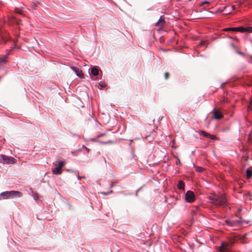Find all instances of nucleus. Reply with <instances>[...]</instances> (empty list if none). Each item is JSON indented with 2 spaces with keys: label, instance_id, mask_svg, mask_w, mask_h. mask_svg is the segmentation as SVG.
<instances>
[{
  "label": "nucleus",
  "instance_id": "nucleus-32",
  "mask_svg": "<svg viewBox=\"0 0 252 252\" xmlns=\"http://www.w3.org/2000/svg\"><path fill=\"white\" fill-rule=\"evenodd\" d=\"M248 32H252V27H248Z\"/></svg>",
  "mask_w": 252,
  "mask_h": 252
},
{
  "label": "nucleus",
  "instance_id": "nucleus-36",
  "mask_svg": "<svg viewBox=\"0 0 252 252\" xmlns=\"http://www.w3.org/2000/svg\"><path fill=\"white\" fill-rule=\"evenodd\" d=\"M113 186H114V185H113V184H111L110 185V188H112L113 187Z\"/></svg>",
  "mask_w": 252,
  "mask_h": 252
},
{
  "label": "nucleus",
  "instance_id": "nucleus-41",
  "mask_svg": "<svg viewBox=\"0 0 252 252\" xmlns=\"http://www.w3.org/2000/svg\"><path fill=\"white\" fill-rule=\"evenodd\" d=\"M162 118H163V117H161V119H160V120H161V119H162Z\"/></svg>",
  "mask_w": 252,
  "mask_h": 252
},
{
  "label": "nucleus",
  "instance_id": "nucleus-38",
  "mask_svg": "<svg viewBox=\"0 0 252 252\" xmlns=\"http://www.w3.org/2000/svg\"><path fill=\"white\" fill-rule=\"evenodd\" d=\"M239 54H242L243 53L242 52H238Z\"/></svg>",
  "mask_w": 252,
  "mask_h": 252
},
{
  "label": "nucleus",
  "instance_id": "nucleus-14",
  "mask_svg": "<svg viewBox=\"0 0 252 252\" xmlns=\"http://www.w3.org/2000/svg\"><path fill=\"white\" fill-rule=\"evenodd\" d=\"M32 196H33L34 200L35 201H37L39 198L38 194L36 192H32Z\"/></svg>",
  "mask_w": 252,
  "mask_h": 252
},
{
  "label": "nucleus",
  "instance_id": "nucleus-18",
  "mask_svg": "<svg viewBox=\"0 0 252 252\" xmlns=\"http://www.w3.org/2000/svg\"><path fill=\"white\" fill-rule=\"evenodd\" d=\"M208 138H209L212 140H216L218 139V138L217 137H216L215 135H212L210 134H209V137Z\"/></svg>",
  "mask_w": 252,
  "mask_h": 252
},
{
  "label": "nucleus",
  "instance_id": "nucleus-16",
  "mask_svg": "<svg viewBox=\"0 0 252 252\" xmlns=\"http://www.w3.org/2000/svg\"><path fill=\"white\" fill-rule=\"evenodd\" d=\"M129 158L131 161H133L135 159L134 152L133 151H131L130 152V156Z\"/></svg>",
  "mask_w": 252,
  "mask_h": 252
},
{
  "label": "nucleus",
  "instance_id": "nucleus-31",
  "mask_svg": "<svg viewBox=\"0 0 252 252\" xmlns=\"http://www.w3.org/2000/svg\"><path fill=\"white\" fill-rule=\"evenodd\" d=\"M78 174V172H77L76 173V175L77 176V178L78 180L80 181V180H81V179H82V177H80L79 176H78V175H77Z\"/></svg>",
  "mask_w": 252,
  "mask_h": 252
},
{
  "label": "nucleus",
  "instance_id": "nucleus-21",
  "mask_svg": "<svg viewBox=\"0 0 252 252\" xmlns=\"http://www.w3.org/2000/svg\"><path fill=\"white\" fill-rule=\"evenodd\" d=\"M203 170H204L203 168H202L201 167H199V166L196 167V170L197 172H201L203 171Z\"/></svg>",
  "mask_w": 252,
  "mask_h": 252
},
{
  "label": "nucleus",
  "instance_id": "nucleus-13",
  "mask_svg": "<svg viewBox=\"0 0 252 252\" xmlns=\"http://www.w3.org/2000/svg\"><path fill=\"white\" fill-rule=\"evenodd\" d=\"M198 133L199 134V135H202L203 136H204L205 137H207V138L209 137V133H208L205 131H204L203 130L199 131Z\"/></svg>",
  "mask_w": 252,
  "mask_h": 252
},
{
  "label": "nucleus",
  "instance_id": "nucleus-20",
  "mask_svg": "<svg viewBox=\"0 0 252 252\" xmlns=\"http://www.w3.org/2000/svg\"><path fill=\"white\" fill-rule=\"evenodd\" d=\"M248 110H252V97L250 98V104L248 107Z\"/></svg>",
  "mask_w": 252,
  "mask_h": 252
},
{
  "label": "nucleus",
  "instance_id": "nucleus-6",
  "mask_svg": "<svg viewBox=\"0 0 252 252\" xmlns=\"http://www.w3.org/2000/svg\"><path fill=\"white\" fill-rule=\"evenodd\" d=\"M226 222L229 225L233 226L236 225H242L243 221L242 220V218H240L238 220L227 221Z\"/></svg>",
  "mask_w": 252,
  "mask_h": 252
},
{
  "label": "nucleus",
  "instance_id": "nucleus-12",
  "mask_svg": "<svg viewBox=\"0 0 252 252\" xmlns=\"http://www.w3.org/2000/svg\"><path fill=\"white\" fill-rule=\"evenodd\" d=\"M177 187H178V189H180V190H185V184H184V183L183 182V181L180 180L179 181L178 184V185H177Z\"/></svg>",
  "mask_w": 252,
  "mask_h": 252
},
{
  "label": "nucleus",
  "instance_id": "nucleus-10",
  "mask_svg": "<svg viewBox=\"0 0 252 252\" xmlns=\"http://www.w3.org/2000/svg\"><path fill=\"white\" fill-rule=\"evenodd\" d=\"M234 29V31L239 32H248V28H244L243 27H235Z\"/></svg>",
  "mask_w": 252,
  "mask_h": 252
},
{
  "label": "nucleus",
  "instance_id": "nucleus-37",
  "mask_svg": "<svg viewBox=\"0 0 252 252\" xmlns=\"http://www.w3.org/2000/svg\"><path fill=\"white\" fill-rule=\"evenodd\" d=\"M82 177V178H86V177H85V176H82V177Z\"/></svg>",
  "mask_w": 252,
  "mask_h": 252
},
{
  "label": "nucleus",
  "instance_id": "nucleus-27",
  "mask_svg": "<svg viewBox=\"0 0 252 252\" xmlns=\"http://www.w3.org/2000/svg\"><path fill=\"white\" fill-rule=\"evenodd\" d=\"M6 60L3 59V58H0V63H6Z\"/></svg>",
  "mask_w": 252,
  "mask_h": 252
},
{
  "label": "nucleus",
  "instance_id": "nucleus-28",
  "mask_svg": "<svg viewBox=\"0 0 252 252\" xmlns=\"http://www.w3.org/2000/svg\"><path fill=\"white\" fill-rule=\"evenodd\" d=\"M66 171L70 172H71V173H74L75 175H76V173L77 172V171H75V170H74L73 169H67Z\"/></svg>",
  "mask_w": 252,
  "mask_h": 252
},
{
  "label": "nucleus",
  "instance_id": "nucleus-33",
  "mask_svg": "<svg viewBox=\"0 0 252 252\" xmlns=\"http://www.w3.org/2000/svg\"><path fill=\"white\" fill-rule=\"evenodd\" d=\"M9 53L6 54L5 55H4L3 59L5 60V59H6L7 58V57L9 56Z\"/></svg>",
  "mask_w": 252,
  "mask_h": 252
},
{
  "label": "nucleus",
  "instance_id": "nucleus-5",
  "mask_svg": "<svg viewBox=\"0 0 252 252\" xmlns=\"http://www.w3.org/2000/svg\"><path fill=\"white\" fill-rule=\"evenodd\" d=\"M185 199L188 203H192L195 200V195L193 191L189 190L185 195Z\"/></svg>",
  "mask_w": 252,
  "mask_h": 252
},
{
  "label": "nucleus",
  "instance_id": "nucleus-9",
  "mask_svg": "<svg viewBox=\"0 0 252 252\" xmlns=\"http://www.w3.org/2000/svg\"><path fill=\"white\" fill-rule=\"evenodd\" d=\"M223 117L222 113L219 111H215L213 113V117L214 119L219 120Z\"/></svg>",
  "mask_w": 252,
  "mask_h": 252
},
{
  "label": "nucleus",
  "instance_id": "nucleus-1",
  "mask_svg": "<svg viewBox=\"0 0 252 252\" xmlns=\"http://www.w3.org/2000/svg\"><path fill=\"white\" fill-rule=\"evenodd\" d=\"M208 199L216 206L224 207L227 205V201L226 197L222 194H211L208 196Z\"/></svg>",
  "mask_w": 252,
  "mask_h": 252
},
{
  "label": "nucleus",
  "instance_id": "nucleus-4",
  "mask_svg": "<svg viewBox=\"0 0 252 252\" xmlns=\"http://www.w3.org/2000/svg\"><path fill=\"white\" fill-rule=\"evenodd\" d=\"M64 162L62 160L59 162L57 166L52 169V171L54 175H60L62 173V169L64 165Z\"/></svg>",
  "mask_w": 252,
  "mask_h": 252
},
{
  "label": "nucleus",
  "instance_id": "nucleus-42",
  "mask_svg": "<svg viewBox=\"0 0 252 252\" xmlns=\"http://www.w3.org/2000/svg\"><path fill=\"white\" fill-rule=\"evenodd\" d=\"M162 118H163V117H161V119H160V120H161V119H162Z\"/></svg>",
  "mask_w": 252,
  "mask_h": 252
},
{
  "label": "nucleus",
  "instance_id": "nucleus-23",
  "mask_svg": "<svg viewBox=\"0 0 252 252\" xmlns=\"http://www.w3.org/2000/svg\"><path fill=\"white\" fill-rule=\"evenodd\" d=\"M99 85L101 88H105L106 86V84L103 82H100L99 83Z\"/></svg>",
  "mask_w": 252,
  "mask_h": 252
},
{
  "label": "nucleus",
  "instance_id": "nucleus-8",
  "mask_svg": "<svg viewBox=\"0 0 252 252\" xmlns=\"http://www.w3.org/2000/svg\"><path fill=\"white\" fill-rule=\"evenodd\" d=\"M71 68L75 72L77 76L81 78L83 77V74L82 71L79 68L75 66H71Z\"/></svg>",
  "mask_w": 252,
  "mask_h": 252
},
{
  "label": "nucleus",
  "instance_id": "nucleus-29",
  "mask_svg": "<svg viewBox=\"0 0 252 252\" xmlns=\"http://www.w3.org/2000/svg\"><path fill=\"white\" fill-rule=\"evenodd\" d=\"M234 28H226L224 29V30L225 31H234Z\"/></svg>",
  "mask_w": 252,
  "mask_h": 252
},
{
  "label": "nucleus",
  "instance_id": "nucleus-30",
  "mask_svg": "<svg viewBox=\"0 0 252 252\" xmlns=\"http://www.w3.org/2000/svg\"><path fill=\"white\" fill-rule=\"evenodd\" d=\"M168 76H169V74H168V73H167V72H165V73H164V76H165V79H168Z\"/></svg>",
  "mask_w": 252,
  "mask_h": 252
},
{
  "label": "nucleus",
  "instance_id": "nucleus-3",
  "mask_svg": "<svg viewBox=\"0 0 252 252\" xmlns=\"http://www.w3.org/2000/svg\"><path fill=\"white\" fill-rule=\"evenodd\" d=\"M16 159L11 157L4 155H0V162L6 164H13L15 163Z\"/></svg>",
  "mask_w": 252,
  "mask_h": 252
},
{
  "label": "nucleus",
  "instance_id": "nucleus-2",
  "mask_svg": "<svg viewBox=\"0 0 252 252\" xmlns=\"http://www.w3.org/2000/svg\"><path fill=\"white\" fill-rule=\"evenodd\" d=\"M22 196V193L19 191H5L0 193V200L19 198Z\"/></svg>",
  "mask_w": 252,
  "mask_h": 252
},
{
  "label": "nucleus",
  "instance_id": "nucleus-34",
  "mask_svg": "<svg viewBox=\"0 0 252 252\" xmlns=\"http://www.w3.org/2000/svg\"><path fill=\"white\" fill-rule=\"evenodd\" d=\"M200 44L201 45H205V42L203 41H201L200 42Z\"/></svg>",
  "mask_w": 252,
  "mask_h": 252
},
{
  "label": "nucleus",
  "instance_id": "nucleus-26",
  "mask_svg": "<svg viewBox=\"0 0 252 252\" xmlns=\"http://www.w3.org/2000/svg\"><path fill=\"white\" fill-rule=\"evenodd\" d=\"M160 22H164V18H163L162 16H160L159 19L158 20V22L156 23V25H158V24Z\"/></svg>",
  "mask_w": 252,
  "mask_h": 252
},
{
  "label": "nucleus",
  "instance_id": "nucleus-15",
  "mask_svg": "<svg viewBox=\"0 0 252 252\" xmlns=\"http://www.w3.org/2000/svg\"><path fill=\"white\" fill-rule=\"evenodd\" d=\"M105 135V133H101V134H98L97 135V136H96L95 137V138H92V140L93 141H95L96 140V139H98L99 138H100L103 136H104Z\"/></svg>",
  "mask_w": 252,
  "mask_h": 252
},
{
  "label": "nucleus",
  "instance_id": "nucleus-17",
  "mask_svg": "<svg viewBox=\"0 0 252 252\" xmlns=\"http://www.w3.org/2000/svg\"><path fill=\"white\" fill-rule=\"evenodd\" d=\"M247 177L249 179L252 176V172L249 169H247L246 171Z\"/></svg>",
  "mask_w": 252,
  "mask_h": 252
},
{
  "label": "nucleus",
  "instance_id": "nucleus-19",
  "mask_svg": "<svg viewBox=\"0 0 252 252\" xmlns=\"http://www.w3.org/2000/svg\"><path fill=\"white\" fill-rule=\"evenodd\" d=\"M15 12L17 13V14H22V11L21 9H20L19 8H15V10H14Z\"/></svg>",
  "mask_w": 252,
  "mask_h": 252
},
{
  "label": "nucleus",
  "instance_id": "nucleus-43",
  "mask_svg": "<svg viewBox=\"0 0 252 252\" xmlns=\"http://www.w3.org/2000/svg\"><path fill=\"white\" fill-rule=\"evenodd\" d=\"M130 143L132 142V140H130Z\"/></svg>",
  "mask_w": 252,
  "mask_h": 252
},
{
  "label": "nucleus",
  "instance_id": "nucleus-22",
  "mask_svg": "<svg viewBox=\"0 0 252 252\" xmlns=\"http://www.w3.org/2000/svg\"><path fill=\"white\" fill-rule=\"evenodd\" d=\"M210 3V1H208V0H203V1H202L200 5L201 6H202L205 4H209Z\"/></svg>",
  "mask_w": 252,
  "mask_h": 252
},
{
  "label": "nucleus",
  "instance_id": "nucleus-7",
  "mask_svg": "<svg viewBox=\"0 0 252 252\" xmlns=\"http://www.w3.org/2000/svg\"><path fill=\"white\" fill-rule=\"evenodd\" d=\"M229 248V245L225 243H221V246L219 248L220 252H227Z\"/></svg>",
  "mask_w": 252,
  "mask_h": 252
},
{
  "label": "nucleus",
  "instance_id": "nucleus-11",
  "mask_svg": "<svg viewBox=\"0 0 252 252\" xmlns=\"http://www.w3.org/2000/svg\"><path fill=\"white\" fill-rule=\"evenodd\" d=\"M91 72L93 75L96 76L98 75V69L96 66H94L91 69Z\"/></svg>",
  "mask_w": 252,
  "mask_h": 252
},
{
  "label": "nucleus",
  "instance_id": "nucleus-25",
  "mask_svg": "<svg viewBox=\"0 0 252 252\" xmlns=\"http://www.w3.org/2000/svg\"><path fill=\"white\" fill-rule=\"evenodd\" d=\"M99 143L102 144H106L108 143H112V141L111 140H109V141H106V142L100 141Z\"/></svg>",
  "mask_w": 252,
  "mask_h": 252
},
{
  "label": "nucleus",
  "instance_id": "nucleus-24",
  "mask_svg": "<svg viewBox=\"0 0 252 252\" xmlns=\"http://www.w3.org/2000/svg\"><path fill=\"white\" fill-rule=\"evenodd\" d=\"M113 192V191L112 190H110V191L109 192H101L100 193L102 194H104L105 195H107L108 194H109L110 193H111Z\"/></svg>",
  "mask_w": 252,
  "mask_h": 252
},
{
  "label": "nucleus",
  "instance_id": "nucleus-40",
  "mask_svg": "<svg viewBox=\"0 0 252 252\" xmlns=\"http://www.w3.org/2000/svg\"><path fill=\"white\" fill-rule=\"evenodd\" d=\"M162 118H163V117H161V119H160V120H161V119H162Z\"/></svg>",
  "mask_w": 252,
  "mask_h": 252
},
{
  "label": "nucleus",
  "instance_id": "nucleus-39",
  "mask_svg": "<svg viewBox=\"0 0 252 252\" xmlns=\"http://www.w3.org/2000/svg\"><path fill=\"white\" fill-rule=\"evenodd\" d=\"M21 9H23V8H24V7L23 6H21Z\"/></svg>",
  "mask_w": 252,
  "mask_h": 252
},
{
  "label": "nucleus",
  "instance_id": "nucleus-44",
  "mask_svg": "<svg viewBox=\"0 0 252 252\" xmlns=\"http://www.w3.org/2000/svg\"><path fill=\"white\" fill-rule=\"evenodd\" d=\"M251 58L252 59V56H251Z\"/></svg>",
  "mask_w": 252,
  "mask_h": 252
},
{
  "label": "nucleus",
  "instance_id": "nucleus-35",
  "mask_svg": "<svg viewBox=\"0 0 252 252\" xmlns=\"http://www.w3.org/2000/svg\"><path fill=\"white\" fill-rule=\"evenodd\" d=\"M86 151H87V152H88H88H89V151H90V149H89V148H87V147H86Z\"/></svg>",
  "mask_w": 252,
  "mask_h": 252
}]
</instances>
